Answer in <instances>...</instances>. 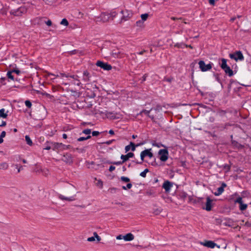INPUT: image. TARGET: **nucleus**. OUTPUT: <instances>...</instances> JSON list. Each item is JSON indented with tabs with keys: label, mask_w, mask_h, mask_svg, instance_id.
Wrapping results in <instances>:
<instances>
[{
	"label": "nucleus",
	"mask_w": 251,
	"mask_h": 251,
	"mask_svg": "<svg viewBox=\"0 0 251 251\" xmlns=\"http://www.w3.org/2000/svg\"><path fill=\"white\" fill-rule=\"evenodd\" d=\"M96 65L106 71H109L112 69V66L110 64L101 61H98Z\"/></svg>",
	"instance_id": "9"
},
{
	"label": "nucleus",
	"mask_w": 251,
	"mask_h": 251,
	"mask_svg": "<svg viewBox=\"0 0 251 251\" xmlns=\"http://www.w3.org/2000/svg\"><path fill=\"white\" fill-rule=\"evenodd\" d=\"M147 195H148V196L153 195V196L155 195H154V193L152 192L151 190L148 191L147 192Z\"/></svg>",
	"instance_id": "48"
},
{
	"label": "nucleus",
	"mask_w": 251,
	"mask_h": 251,
	"mask_svg": "<svg viewBox=\"0 0 251 251\" xmlns=\"http://www.w3.org/2000/svg\"><path fill=\"white\" fill-rule=\"evenodd\" d=\"M124 236L122 235H119L116 237V239L118 240H121L123 239Z\"/></svg>",
	"instance_id": "56"
},
{
	"label": "nucleus",
	"mask_w": 251,
	"mask_h": 251,
	"mask_svg": "<svg viewBox=\"0 0 251 251\" xmlns=\"http://www.w3.org/2000/svg\"><path fill=\"white\" fill-rule=\"evenodd\" d=\"M229 57L231 59H233L235 61H242L244 60V56L241 51H237L234 53L229 54Z\"/></svg>",
	"instance_id": "7"
},
{
	"label": "nucleus",
	"mask_w": 251,
	"mask_h": 251,
	"mask_svg": "<svg viewBox=\"0 0 251 251\" xmlns=\"http://www.w3.org/2000/svg\"><path fill=\"white\" fill-rule=\"evenodd\" d=\"M124 162H123V161L122 160V161H117V162H114L113 163H112L113 164H115V165H121L123 163H124Z\"/></svg>",
	"instance_id": "47"
},
{
	"label": "nucleus",
	"mask_w": 251,
	"mask_h": 251,
	"mask_svg": "<svg viewBox=\"0 0 251 251\" xmlns=\"http://www.w3.org/2000/svg\"><path fill=\"white\" fill-rule=\"evenodd\" d=\"M173 186V183L168 180L165 181L162 185L163 188H164L166 192H170L171 188Z\"/></svg>",
	"instance_id": "11"
},
{
	"label": "nucleus",
	"mask_w": 251,
	"mask_h": 251,
	"mask_svg": "<svg viewBox=\"0 0 251 251\" xmlns=\"http://www.w3.org/2000/svg\"><path fill=\"white\" fill-rule=\"evenodd\" d=\"M12 73H16L17 75H20V74H21V71L20 70H19L17 68H16V69H14L13 70H11Z\"/></svg>",
	"instance_id": "38"
},
{
	"label": "nucleus",
	"mask_w": 251,
	"mask_h": 251,
	"mask_svg": "<svg viewBox=\"0 0 251 251\" xmlns=\"http://www.w3.org/2000/svg\"><path fill=\"white\" fill-rule=\"evenodd\" d=\"M149 169H145V170H144V172L146 174H147L148 172H149Z\"/></svg>",
	"instance_id": "64"
},
{
	"label": "nucleus",
	"mask_w": 251,
	"mask_h": 251,
	"mask_svg": "<svg viewBox=\"0 0 251 251\" xmlns=\"http://www.w3.org/2000/svg\"><path fill=\"white\" fill-rule=\"evenodd\" d=\"M173 80V78L172 77H165L163 79V81H167V82H170L171 83L172 82Z\"/></svg>",
	"instance_id": "42"
},
{
	"label": "nucleus",
	"mask_w": 251,
	"mask_h": 251,
	"mask_svg": "<svg viewBox=\"0 0 251 251\" xmlns=\"http://www.w3.org/2000/svg\"><path fill=\"white\" fill-rule=\"evenodd\" d=\"M145 52H146V50H143L138 52V54L139 55H143L144 54V53Z\"/></svg>",
	"instance_id": "60"
},
{
	"label": "nucleus",
	"mask_w": 251,
	"mask_h": 251,
	"mask_svg": "<svg viewBox=\"0 0 251 251\" xmlns=\"http://www.w3.org/2000/svg\"><path fill=\"white\" fill-rule=\"evenodd\" d=\"M68 25H69V23H68V21L66 19L64 18V25L68 26Z\"/></svg>",
	"instance_id": "55"
},
{
	"label": "nucleus",
	"mask_w": 251,
	"mask_h": 251,
	"mask_svg": "<svg viewBox=\"0 0 251 251\" xmlns=\"http://www.w3.org/2000/svg\"><path fill=\"white\" fill-rule=\"evenodd\" d=\"M142 144H138L135 145L133 142H131L130 143V145L126 146L125 151L126 152L130 150H131L132 151H134L135 150L136 147H138Z\"/></svg>",
	"instance_id": "13"
},
{
	"label": "nucleus",
	"mask_w": 251,
	"mask_h": 251,
	"mask_svg": "<svg viewBox=\"0 0 251 251\" xmlns=\"http://www.w3.org/2000/svg\"><path fill=\"white\" fill-rule=\"evenodd\" d=\"M97 21L105 23L109 21L110 19V16L109 13H102L99 17H97Z\"/></svg>",
	"instance_id": "10"
},
{
	"label": "nucleus",
	"mask_w": 251,
	"mask_h": 251,
	"mask_svg": "<svg viewBox=\"0 0 251 251\" xmlns=\"http://www.w3.org/2000/svg\"><path fill=\"white\" fill-rule=\"evenodd\" d=\"M96 185L97 186L101 188H102V186H103V182L101 180H99L98 181V182H97Z\"/></svg>",
	"instance_id": "39"
},
{
	"label": "nucleus",
	"mask_w": 251,
	"mask_h": 251,
	"mask_svg": "<svg viewBox=\"0 0 251 251\" xmlns=\"http://www.w3.org/2000/svg\"><path fill=\"white\" fill-rule=\"evenodd\" d=\"M118 13L116 11H112L110 13H109L110 16V18H112L113 19L114 18H115L116 15H117Z\"/></svg>",
	"instance_id": "30"
},
{
	"label": "nucleus",
	"mask_w": 251,
	"mask_h": 251,
	"mask_svg": "<svg viewBox=\"0 0 251 251\" xmlns=\"http://www.w3.org/2000/svg\"><path fill=\"white\" fill-rule=\"evenodd\" d=\"M76 77L77 76L67 75L64 73V85L73 84L79 86L81 83L80 80L76 78Z\"/></svg>",
	"instance_id": "1"
},
{
	"label": "nucleus",
	"mask_w": 251,
	"mask_h": 251,
	"mask_svg": "<svg viewBox=\"0 0 251 251\" xmlns=\"http://www.w3.org/2000/svg\"><path fill=\"white\" fill-rule=\"evenodd\" d=\"M45 18L42 17L40 18V20L41 22L45 23L48 26H51L52 25V22L51 20H48L47 21L45 20Z\"/></svg>",
	"instance_id": "24"
},
{
	"label": "nucleus",
	"mask_w": 251,
	"mask_h": 251,
	"mask_svg": "<svg viewBox=\"0 0 251 251\" xmlns=\"http://www.w3.org/2000/svg\"><path fill=\"white\" fill-rule=\"evenodd\" d=\"M25 140L27 145L30 146L32 145V141L28 135H25Z\"/></svg>",
	"instance_id": "25"
},
{
	"label": "nucleus",
	"mask_w": 251,
	"mask_h": 251,
	"mask_svg": "<svg viewBox=\"0 0 251 251\" xmlns=\"http://www.w3.org/2000/svg\"><path fill=\"white\" fill-rule=\"evenodd\" d=\"M201 244H202L203 246L213 249L214 248L215 246L216 245V243H215L214 242L212 241H206L204 243H201Z\"/></svg>",
	"instance_id": "16"
},
{
	"label": "nucleus",
	"mask_w": 251,
	"mask_h": 251,
	"mask_svg": "<svg viewBox=\"0 0 251 251\" xmlns=\"http://www.w3.org/2000/svg\"><path fill=\"white\" fill-rule=\"evenodd\" d=\"M225 73L227 74L229 76H232L233 75V71L230 69V68L228 66L225 68V69H223Z\"/></svg>",
	"instance_id": "20"
},
{
	"label": "nucleus",
	"mask_w": 251,
	"mask_h": 251,
	"mask_svg": "<svg viewBox=\"0 0 251 251\" xmlns=\"http://www.w3.org/2000/svg\"><path fill=\"white\" fill-rule=\"evenodd\" d=\"M12 73L11 72V71H8L7 73V74H6V75L7 76V77L9 78V79H10L11 80H14V76L12 75Z\"/></svg>",
	"instance_id": "27"
},
{
	"label": "nucleus",
	"mask_w": 251,
	"mask_h": 251,
	"mask_svg": "<svg viewBox=\"0 0 251 251\" xmlns=\"http://www.w3.org/2000/svg\"><path fill=\"white\" fill-rule=\"evenodd\" d=\"M67 92L68 94L66 96H65V97H68V96H69V98H68V99L69 101H67L65 103L64 102V104H70L72 102H73L74 101H75L76 98L79 97L80 95L79 92L77 91L71 90L70 92L68 90Z\"/></svg>",
	"instance_id": "2"
},
{
	"label": "nucleus",
	"mask_w": 251,
	"mask_h": 251,
	"mask_svg": "<svg viewBox=\"0 0 251 251\" xmlns=\"http://www.w3.org/2000/svg\"><path fill=\"white\" fill-rule=\"evenodd\" d=\"M212 207V200L210 199L209 197H207L206 198V207L204 209L208 211H209L211 210Z\"/></svg>",
	"instance_id": "17"
},
{
	"label": "nucleus",
	"mask_w": 251,
	"mask_h": 251,
	"mask_svg": "<svg viewBox=\"0 0 251 251\" xmlns=\"http://www.w3.org/2000/svg\"><path fill=\"white\" fill-rule=\"evenodd\" d=\"M248 205L243 202L239 204V209L243 211L245 210L247 208Z\"/></svg>",
	"instance_id": "26"
},
{
	"label": "nucleus",
	"mask_w": 251,
	"mask_h": 251,
	"mask_svg": "<svg viewBox=\"0 0 251 251\" xmlns=\"http://www.w3.org/2000/svg\"><path fill=\"white\" fill-rule=\"evenodd\" d=\"M140 176L143 177H145L146 176V174L143 171L140 174Z\"/></svg>",
	"instance_id": "54"
},
{
	"label": "nucleus",
	"mask_w": 251,
	"mask_h": 251,
	"mask_svg": "<svg viewBox=\"0 0 251 251\" xmlns=\"http://www.w3.org/2000/svg\"><path fill=\"white\" fill-rule=\"evenodd\" d=\"M215 0H209V3L210 4L214 5L215 4Z\"/></svg>",
	"instance_id": "57"
},
{
	"label": "nucleus",
	"mask_w": 251,
	"mask_h": 251,
	"mask_svg": "<svg viewBox=\"0 0 251 251\" xmlns=\"http://www.w3.org/2000/svg\"><path fill=\"white\" fill-rule=\"evenodd\" d=\"M8 166L9 165L6 162L0 163V170H7Z\"/></svg>",
	"instance_id": "23"
},
{
	"label": "nucleus",
	"mask_w": 251,
	"mask_h": 251,
	"mask_svg": "<svg viewBox=\"0 0 251 251\" xmlns=\"http://www.w3.org/2000/svg\"><path fill=\"white\" fill-rule=\"evenodd\" d=\"M90 77L91 75L87 71L83 72L82 79L84 82L88 83L90 80Z\"/></svg>",
	"instance_id": "14"
},
{
	"label": "nucleus",
	"mask_w": 251,
	"mask_h": 251,
	"mask_svg": "<svg viewBox=\"0 0 251 251\" xmlns=\"http://www.w3.org/2000/svg\"><path fill=\"white\" fill-rule=\"evenodd\" d=\"M158 154L160 156L159 159L161 161L165 162L168 159L169 152L166 149L160 150L158 151Z\"/></svg>",
	"instance_id": "5"
},
{
	"label": "nucleus",
	"mask_w": 251,
	"mask_h": 251,
	"mask_svg": "<svg viewBox=\"0 0 251 251\" xmlns=\"http://www.w3.org/2000/svg\"><path fill=\"white\" fill-rule=\"evenodd\" d=\"M151 149L150 150H145L142 151L140 154V157L141 159V162H137V164H141L142 162L144 161V158L146 156H149L150 158H151L153 156V153L150 151Z\"/></svg>",
	"instance_id": "8"
},
{
	"label": "nucleus",
	"mask_w": 251,
	"mask_h": 251,
	"mask_svg": "<svg viewBox=\"0 0 251 251\" xmlns=\"http://www.w3.org/2000/svg\"><path fill=\"white\" fill-rule=\"evenodd\" d=\"M143 24V22L141 21V20H139L138 21L136 22V25L137 26H142V25Z\"/></svg>",
	"instance_id": "44"
},
{
	"label": "nucleus",
	"mask_w": 251,
	"mask_h": 251,
	"mask_svg": "<svg viewBox=\"0 0 251 251\" xmlns=\"http://www.w3.org/2000/svg\"><path fill=\"white\" fill-rule=\"evenodd\" d=\"M6 135V132L5 131H3L1 132V134L0 135V137L3 139Z\"/></svg>",
	"instance_id": "50"
},
{
	"label": "nucleus",
	"mask_w": 251,
	"mask_h": 251,
	"mask_svg": "<svg viewBox=\"0 0 251 251\" xmlns=\"http://www.w3.org/2000/svg\"><path fill=\"white\" fill-rule=\"evenodd\" d=\"M221 61H222V63H221L220 66L222 69H225V68L228 66L227 65V60L226 59L222 58Z\"/></svg>",
	"instance_id": "21"
},
{
	"label": "nucleus",
	"mask_w": 251,
	"mask_h": 251,
	"mask_svg": "<svg viewBox=\"0 0 251 251\" xmlns=\"http://www.w3.org/2000/svg\"><path fill=\"white\" fill-rule=\"evenodd\" d=\"M134 155V153L132 152H128L126 155L122 154L121 156V158L122 159L124 162L128 160L129 158H131L133 157Z\"/></svg>",
	"instance_id": "15"
},
{
	"label": "nucleus",
	"mask_w": 251,
	"mask_h": 251,
	"mask_svg": "<svg viewBox=\"0 0 251 251\" xmlns=\"http://www.w3.org/2000/svg\"><path fill=\"white\" fill-rule=\"evenodd\" d=\"M94 235L95 236V238H96L98 241H100L101 240L100 237L98 235L97 232H95L94 233Z\"/></svg>",
	"instance_id": "43"
},
{
	"label": "nucleus",
	"mask_w": 251,
	"mask_h": 251,
	"mask_svg": "<svg viewBox=\"0 0 251 251\" xmlns=\"http://www.w3.org/2000/svg\"><path fill=\"white\" fill-rule=\"evenodd\" d=\"M95 240V236L91 237H89L87 239V241L89 242H93Z\"/></svg>",
	"instance_id": "46"
},
{
	"label": "nucleus",
	"mask_w": 251,
	"mask_h": 251,
	"mask_svg": "<svg viewBox=\"0 0 251 251\" xmlns=\"http://www.w3.org/2000/svg\"><path fill=\"white\" fill-rule=\"evenodd\" d=\"M25 104L28 108H30L32 106V103L29 100H26L25 101Z\"/></svg>",
	"instance_id": "37"
},
{
	"label": "nucleus",
	"mask_w": 251,
	"mask_h": 251,
	"mask_svg": "<svg viewBox=\"0 0 251 251\" xmlns=\"http://www.w3.org/2000/svg\"><path fill=\"white\" fill-rule=\"evenodd\" d=\"M6 125V123L5 121H2L1 124L0 125V127L5 126Z\"/></svg>",
	"instance_id": "58"
},
{
	"label": "nucleus",
	"mask_w": 251,
	"mask_h": 251,
	"mask_svg": "<svg viewBox=\"0 0 251 251\" xmlns=\"http://www.w3.org/2000/svg\"><path fill=\"white\" fill-rule=\"evenodd\" d=\"M3 7L2 4H1V3L0 2V11L1 10H2V9Z\"/></svg>",
	"instance_id": "62"
},
{
	"label": "nucleus",
	"mask_w": 251,
	"mask_h": 251,
	"mask_svg": "<svg viewBox=\"0 0 251 251\" xmlns=\"http://www.w3.org/2000/svg\"><path fill=\"white\" fill-rule=\"evenodd\" d=\"M67 52H69L71 54H74L75 53L76 50H72L71 51H67Z\"/></svg>",
	"instance_id": "59"
},
{
	"label": "nucleus",
	"mask_w": 251,
	"mask_h": 251,
	"mask_svg": "<svg viewBox=\"0 0 251 251\" xmlns=\"http://www.w3.org/2000/svg\"><path fill=\"white\" fill-rule=\"evenodd\" d=\"M111 55L114 58H121L123 54L118 50H113L111 52Z\"/></svg>",
	"instance_id": "19"
},
{
	"label": "nucleus",
	"mask_w": 251,
	"mask_h": 251,
	"mask_svg": "<svg viewBox=\"0 0 251 251\" xmlns=\"http://www.w3.org/2000/svg\"><path fill=\"white\" fill-rule=\"evenodd\" d=\"M132 186L131 183H127L126 186H122V189L124 190H126L127 189H130Z\"/></svg>",
	"instance_id": "35"
},
{
	"label": "nucleus",
	"mask_w": 251,
	"mask_h": 251,
	"mask_svg": "<svg viewBox=\"0 0 251 251\" xmlns=\"http://www.w3.org/2000/svg\"><path fill=\"white\" fill-rule=\"evenodd\" d=\"M50 149V146H47L46 148H44L45 150H49Z\"/></svg>",
	"instance_id": "63"
},
{
	"label": "nucleus",
	"mask_w": 251,
	"mask_h": 251,
	"mask_svg": "<svg viewBox=\"0 0 251 251\" xmlns=\"http://www.w3.org/2000/svg\"><path fill=\"white\" fill-rule=\"evenodd\" d=\"M149 16V14L147 13L143 14L141 15V20L143 22L147 20L148 17Z\"/></svg>",
	"instance_id": "28"
},
{
	"label": "nucleus",
	"mask_w": 251,
	"mask_h": 251,
	"mask_svg": "<svg viewBox=\"0 0 251 251\" xmlns=\"http://www.w3.org/2000/svg\"><path fill=\"white\" fill-rule=\"evenodd\" d=\"M121 180L125 182H128L130 181V179L128 177L124 176L121 177Z\"/></svg>",
	"instance_id": "33"
},
{
	"label": "nucleus",
	"mask_w": 251,
	"mask_h": 251,
	"mask_svg": "<svg viewBox=\"0 0 251 251\" xmlns=\"http://www.w3.org/2000/svg\"><path fill=\"white\" fill-rule=\"evenodd\" d=\"M226 186V185L225 183H222V185L220 187L218 188L217 191L214 192L213 194H214V195L217 196L221 195L223 193L224 191V188Z\"/></svg>",
	"instance_id": "12"
},
{
	"label": "nucleus",
	"mask_w": 251,
	"mask_h": 251,
	"mask_svg": "<svg viewBox=\"0 0 251 251\" xmlns=\"http://www.w3.org/2000/svg\"><path fill=\"white\" fill-rule=\"evenodd\" d=\"M242 198L240 197L237 198L235 201V203H238L239 204L243 203Z\"/></svg>",
	"instance_id": "36"
},
{
	"label": "nucleus",
	"mask_w": 251,
	"mask_h": 251,
	"mask_svg": "<svg viewBox=\"0 0 251 251\" xmlns=\"http://www.w3.org/2000/svg\"><path fill=\"white\" fill-rule=\"evenodd\" d=\"M7 113L8 111L5 113V109L4 108L0 109V118H6L8 116Z\"/></svg>",
	"instance_id": "22"
},
{
	"label": "nucleus",
	"mask_w": 251,
	"mask_h": 251,
	"mask_svg": "<svg viewBox=\"0 0 251 251\" xmlns=\"http://www.w3.org/2000/svg\"><path fill=\"white\" fill-rule=\"evenodd\" d=\"M27 8L25 6H21L17 9H13L10 11V14L15 16H21L26 13Z\"/></svg>",
	"instance_id": "3"
},
{
	"label": "nucleus",
	"mask_w": 251,
	"mask_h": 251,
	"mask_svg": "<svg viewBox=\"0 0 251 251\" xmlns=\"http://www.w3.org/2000/svg\"><path fill=\"white\" fill-rule=\"evenodd\" d=\"M162 211V209L161 208H156L154 210L153 213L156 215L159 214Z\"/></svg>",
	"instance_id": "40"
},
{
	"label": "nucleus",
	"mask_w": 251,
	"mask_h": 251,
	"mask_svg": "<svg viewBox=\"0 0 251 251\" xmlns=\"http://www.w3.org/2000/svg\"><path fill=\"white\" fill-rule=\"evenodd\" d=\"M109 133L111 135H113L114 134V132L113 130L111 129L109 131Z\"/></svg>",
	"instance_id": "61"
},
{
	"label": "nucleus",
	"mask_w": 251,
	"mask_h": 251,
	"mask_svg": "<svg viewBox=\"0 0 251 251\" xmlns=\"http://www.w3.org/2000/svg\"><path fill=\"white\" fill-rule=\"evenodd\" d=\"M91 132V130L90 129H88V128L84 129L82 131L83 133L88 135H90Z\"/></svg>",
	"instance_id": "32"
},
{
	"label": "nucleus",
	"mask_w": 251,
	"mask_h": 251,
	"mask_svg": "<svg viewBox=\"0 0 251 251\" xmlns=\"http://www.w3.org/2000/svg\"><path fill=\"white\" fill-rule=\"evenodd\" d=\"M5 80L6 78L4 77H2L0 78V87L1 85H4L6 84Z\"/></svg>",
	"instance_id": "31"
},
{
	"label": "nucleus",
	"mask_w": 251,
	"mask_h": 251,
	"mask_svg": "<svg viewBox=\"0 0 251 251\" xmlns=\"http://www.w3.org/2000/svg\"><path fill=\"white\" fill-rule=\"evenodd\" d=\"M245 226L248 227H251V223L247 221L245 224Z\"/></svg>",
	"instance_id": "49"
},
{
	"label": "nucleus",
	"mask_w": 251,
	"mask_h": 251,
	"mask_svg": "<svg viewBox=\"0 0 251 251\" xmlns=\"http://www.w3.org/2000/svg\"><path fill=\"white\" fill-rule=\"evenodd\" d=\"M150 111L151 110H143L141 112V113H144L146 115H148V116H149L152 119L153 118V117H151V116L149 115V113L150 112Z\"/></svg>",
	"instance_id": "34"
},
{
	"label": "nucleus",
	"mask_w": 251,
	"mask_h": 251,
	"mask_svg": "<svg viewBox=\"0 0 251 251\" xmlns=\"http://www.w3.org/2000/svg\"><path fill=\"white\" fill-rule=\"evenodd\" d=\"M92 134L93 136H96L100 134V132L97 131H94L92 132Z\"/></svg>",
	"instance_id": "45"
},
{
	"label": "nucleus",
	"mask_w": 251,
	"mask_h": 251,
	"mask_svg": "<svg viewBox=\"0 0 251 251\" xmlns=\"http://www.w3.org/2000/svg\"><path fill=\"white\" fill-rule=\"evenodd\" d=\"M91 135H88L87 137H81L77 139V141L81 142L91 138Z\"/></svg>",
	"instance_id": "29"
},
{
	"label": "nucleus",
	"mask_w": 251,
	"mask_h": 251,
	"mask_svg": "<svg viewBox=\"0 0 251 251\" xmlns=\"http://www.w3.org/2000/svg\"><path fill=\"white\" fill-rule=\"evenodd\" d=\"M120 13L123 15V16L121 19L120 23L127 21L132 16V12L128 10H121Z\"/></svg>",
	"instance_id": "4"
},
{
	"label": "nucleus",
	"mask_w": 251,
	"mask_h": 251,
	"mask_svg": "<svg viewBox=\"0 0 251 251\" xmlns=\"http://www.w3.org/2000/svg\"><path fill=\"white\" fill-rule=\"evenodd\" d=\"M63 199H64V200H66V201H72L75 200V198L73 196L70 197H64Z\"/></svg>",
	"instance_id": "41"
},
{
	"label": "nucleus",
	"mask_w": 251,
	"mask_h": 251,
	"mask_svg": "<svg viewBox=\"0 0 251 251\" xmlns=\"http://www.w3.org/2000/svg\"><path fill=\"white\" fill-rule=\"evenodd\" d=\"M115 169V166H110L109 168V171L111 172L113 171H114Z\"/></svg>",
	"instance_id": "53"
},
{
	"label": "nucleus",
	"mask_w": 251,
	"mask_h": 251,
	"mask_svg": "<svg viewBox=\"0 0 251 251\" xmlns=\"http://www.w3.org/2000/svg\"><path fill=\"white\" fill-rule=\"evenodd\" d=\"M134 235L131 233H127L126 235H124L123 237V239H124L126 241H132L134 239Z\"/></svg>",
	"instance_id": "18"
},
{
	"label": "nucleus",
	"mask_w": 251,
	"mask_h": 251,
	"mask_svg": "<svg viewBox=\"0 0 251 251\" xmlns=\"http://www.w3.org/2000/svg\"><path fill=\"white\" fill-rule=\"evenodd\" d=\"M236 146L239 149H243L244 148V146L241 145V144H238V143H236Z\"/></svg>",
	"instance_id": "52"
},
{
	"label": "nucleus",
	"mask_w": 251,
	"mask_h": 251,
	"mask_svg": "<svg viewBox=\"0 0 251 251\" xmlns=\"http://www.w3.org/2000/svg\"><path fill=\"white\" fill-rule=\"evenodd\" d=\"M115 141V140H113H113H111L107 141H106V142H104L103 143H104V144H107V145H110V144H112V143L113 141Z\"/></svg>",
	"instance_id": "51"
},
{
	"label": "nucleus",
	"mask_w": 251,
	"mask_h": 251,
	"mask_svg": "<svg viewBox=\"0 0 251 251\" xmlns=\"http://www.w3.org/2000/svg\"><path fill=\"white\" fill-rule=\"evenodd\" d=\"M199 65L202 72H206L210 70L212 68L213 64L210 63L208 64H205L204 61L201 60L199 62Z\"/></svg>",
	"instance_id": "6"
}]
</instances>
